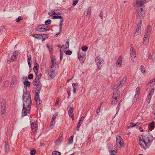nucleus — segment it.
<instances>
[{
  "label": "nucleus",
  "mask_w": 155,
  "mask_h": 155,
  "mask_svg": "<svg viewBox=\"0 0 155 155\" xmlns=\"http://www.w3.org/2000/svg\"><path fill=\"white\" fill-rule=\"evenodd\" d=\"M126 78H123L120 81V83L117 84L116 88H118L122 86L126 82Z\"/></svg>",
  "instance_id": "nucleus-17"
},
{
  "label": "nucleus",
  "mask_w": 155,
  "mask_h": 155,
  "mask_svg": "<svg viewBox=\"0 0 155 155\" xmlns=\"http://www.w3.org/2000/svg\"><path fill=\"white\" fill-rule=\"evenodd\" d=\"M56 61L55 58L54 57H52L51 58V68H53L54 67L56 64Z\"/></svg>",
  "instance_id": "nucleus-21"
},
{
  "label": "nucleus",
  "mask_w": 155,
  "mask_h": 155,
  "mask_svg": "<svg viewBox=\"0 0 155 155\" xmlns=\"http://www.w3.org/2000/svg\"><path fill=\"white\" fill-rule=\"evenodd\" d=\"M42 76V74H39L36 77V78L38 79V80H40V79L41 78V76Z\"/></svg>",
  "instance_id": "nucleus-54"
},
{
  "label": "nucleus",
  "mask_w": 155,
  "mask_h": 155,
  "mask_svg": "<svg viewBox=\"0 0 155 155\" xmlns=\"http://www.w3.org/2000/svg\"><path fill=\"white\" fill-rule=\"evenodd\" d=\"M38 64H36V65L33 68V70L34 72L36 74V76L37 75L38 70Z\"/></svg>",
  "instance_id": "nucleus-26"
},
{
  "label": "nucleus",
  "mask_w": 155,
  "mask_h": 155,
  "mask_svg": "<svg viewBox=\"0 0 155 155\" xmlns=\"http://www.w3.org/2000/svg\"><path fill=\"white\" fill-rule=\"evenodd\" d=\"M110 155H117V151L116 150L112 151L110 153Z\"/></svg>",
  "instance_id": "nucleus-45"
},
{
  "label": "nucleus",
  "mask_w": 155,
  "mask_h": 155,
  "mask_svg": "<svg viewBox=\"0 0 155 155\" xmlns=\"http://www.w3.org/2000/svg\"><path fill=\"white\" fill-rule=\"evenodd\" d=\"M81 48L83 51H86L88 49V47L87 46H83Z\"/></svg>",
  "instance_id": "nucleus-48"
},
{
  "label": "nucleus",
  "mask_w": 155,
  "mask_h": 155,
  "mask_svg": "<svg viewBox=\"0 0 155 155\" xmlns=\"http://www.w3.org/2000/svg\"><path fill=\"white\" fill-rule=\"evenodd\" d=\"M52 13L53 15L57 14L56 13H55V12L54 11H53L51 13L49 12V13L48 14L49 15H52Z\"/></svg>",
  "instance_id": "nucleus-63"
},
{
  "label": "nucleus",
  "mask_w": 155,
  "mask_h": 155,
  "mask_svg": "<svg viewBox=\"0 0 155 155\" xmlns=\"http://www.w3.org/2000/svg\"><path fill=\"white\" fill-rule=\"evenodd\" d=\"M155 84V78H154L151 80L149 82L148 86H150L152 87Z\"/></svg>",
  "instance_id": "nucleus-23"
},
{
  "label": "nucleus",
  "mask_w": 155,
  "mask_h": 155,
  "mask_svg": "<svg viewBox=\"0 0 155 155\" xmlns=\"http://www.w3.org/2000/svg\"><path fill=\"white\" fill-rule=\"evenodd\" d=\"M24 84L25 86L29 87L30 85V83L28 81H25L24 82Z\"/></svg>",
  "instance_id": "nucleus-37"
},
{
  "label": "nucleus",
  "mask_w": 155,
  "mask_h": 155,
  "mask_svg": "<svg viewBox=\"0 0 155 155\" xmlns=\"http://www.w3.org/2000/svg\"><path fill=\"white\" fill-rule=\"evenodd\" d=\"M84 117H82L80 120L79 122L81 124L84 120Z\"/></svg>",
  "instance_id": "nucleus-60"
},
{
  "label": "nucleus",
  "mask_w": 155,
  "mask_h": 155,
  "mask_svg": "<svg viewBox=\"0 0 155 155\" xmlns=\"http://www.w3.org/2000/svg\"><path fill=\"white\" fill-rule=\"evenodd\" d=\"M40 35L38 34L34 35H33V36L36 38H38L39 37Z\"/></svg>",
  "instance_id": "nucleus-61"
},
{
  "label": "nucleus",
  "mask_w": 155,
  "mask_h": 155,
  "mask_svg": "<svg viewBox=\"0 0 155 155\" xmlns=\"http://www.w3.org/2000/svg\"><path fill=\"white\" fill-rule=\"evenodd\" d=\"M36 102V107L37 108L39 107V105L40 104V100H38L37 101H35Z\"/></svg>",
  "instance_id": "nucleus-49"
},
{
  "label": "nucleus",
  "mask_w": 155,
  "mask_h": 155,
  "mask_svg": "<svg viewBox=\"0 0 155 155\" xmlns=\"http://www.w3.org/2000/svg\"><path fill=\"white\" fill-rule=\"evenodd\" d=\"M133 45H130V55L131 59L134 61V59L136 57V53L135 51H134L133 48Z\"/></svg>",
  "instance_id": "nucleus-10"
},
{
  "label": "nucleus",
  "mask_w": 155,
  "mask_h": 155,
  "mask_svg": "<svg viewBox=\"0 0 155 155\" xmlns=\"http://www.w3.org/2000/svg\"><path fill=\"white\" fill-rule=\"evenodd\" d=\"M151 31V26L150 25L148 26L145 30L144 37L143 39V44L145 45H147L148 43Z\"/></svg>",
  "instance_id": "nucleus-3"
},
{
  "label": "nucleus",
  "mask_w": 155,
  "mask_h": 155,
  "mask_svg": "<svg viewBox=\"0 0 155 155\" xmlns=\"http://www.w3.org/2000/svg\"><path fill=\"white\" fill-rule=\"evenodd\" d=\"M5 149H6V151H8L9 149V145L8 144L5 143Z\"/></svg>",
  "instance_id": "nucleus-56"
},
{
  "label": "nucleus",
  "mask_w": 155,
  "mask_h": 155,
  "mask_svg": "<svg viewBox=\"0 0 155 155\" xmlns=\"http://www.w3.org/2000/svg\"><path fill=\"white\" fill-rule=\"evenodd\" d=\"M79 0H74L73 2V5L75 6L78 2Z\"/></svg>",
  "instance_id": "nucleus-55"
},
{
  "label": "nucleus",
  "mask_w": 155,
  "mask_h": 155,
  "mask_svg": "<svg viewBox=\"0 0 155 155\" xmlns=\"http://www.w3.org/2000/svg\"><path fill=\"white\" fill-rule=\"evenodd\" d=\"M23 19V18L22 17L19 16L18 17V18H17L16 20V22H18L20 21Z\"/></svg>",
  "instance_id": "nucleus-52"
},
{
  "label": "nucleus",
  "mask_w": 155,
  "mask_h": 155,
  "mask_svg": "<svg viewBox=\"0 0 155 155\" xmlns=\"http://www.w3.org/2000/svg\"><path fill=\"white\" fill-rule=\"evenodd\" d=\"M51 20L50 19L47 20L45 21V24L46 25H49L51 24Z\"/></svg>",
  "instance_id": "nucleus-47"
},
{
  "label": "nucleus",
  "mask_w": 155,
  "mask_h": 155,
  "mask_svg": "<svg viewBox=\"0 0 155 155\" xmlns=\"http://www.w3.org/2000/svg\"><path fill=\"white\" fill-rule=\"evenodd\" d=\"M120 97L119 92L118 91L114 92L113 94V99L111 102L112 104H116Z\"/></svg>",
  "instance_id": "nucleus-5"
},
{
  "label": "nucleus",
  "mask_w": 155,
  "mask_h": 155,
  "mask_svg": "<svg viewBox=\"0 0 155 155\" xmlns=\"http://www.w3.org/2000/svg\"><path fill=\"white\" fill-rule=\"evenodd\" d=\"M31 128L33 132L36 134L38 129L37 122L36 120H33L31 121Z\"/></svg>",
  "instance_id": "nucleus-4"
},
{
  "label": "nucleus",
  "mask_w": 155,
  "mask_h": 155,
  "mask_svg": "<svg viewBox=\"0 0 155 155\" xmlns=\"http://www.w3.org/2000/svg\"><path fill=\"white\" fill-rule=\"evenodd\" d=\"M23 105L28 106V109H29V106H31L32 101L31 100L30 93L23 94L22 96Z\"/></svg>",
  "instance_id": "nucleus-2"
},
{
  "label": "nucleus",
  "mask_w": 155,
  "mask_h": 155,
  "mask_svg": "<svg viewBox=\"0 0 155 155\" xmlns=\"http://www.w3.org/2000/svg\"><path fill=\"white\" fill-rule=\"evenodd\" d=\"M72 53V52L71 51H70V50L67 51H66V52H65V53L66 54H67V55H71V54Z\"/></svg>",
  "instance_id": "nucleus-53"
},
{
  "label": "nucleus",
  "mask_w": 155,
  "mask_h": 155,
  "mask_svg": "<svg viewBox=\"0 0 155 155\" xmlns=\"http://www.w3.org/2000/svg\"><path fill=\"white\" fill-rule=\"evenodd\" d=\"M140 69H141V72L143 73H144L145 72V69L144 67L143 66L141 65L140 66Z\"/></svg>",
  "instance_id": "nucleus-50"
},
{
  "label": "nucleus",
  "mask_w": 155,
  "mask_h": 155,
  "mask_svg": "<svg viewBox=\"0 0 155 155\" xmlns=\"http://www.w3.org/2000/svg\"><path fill=\"white\" fill-rule=\"evenodd\" d=\"M138 123H137L136 124H134V123H132L128 127V128H129L130 127H132L134 126H137L138 125Z\"/></svg>",
  "instance_id": "nucleus-38"
},
{
  "label": "nucleus",
  "mask_w": 155,
  "mask_h": 155,
  "mask_svg": "<svg viewBox=\"0 0 155 155\" xmlns=\"http://www.w3.org/2000/svg\"><path fill=\"white\" fill-rule=\"evenodd\" d=\"M147 0H136V4L138 6H141L146 3Z\"/></svg>",
  "instance_id": "nucleus-16"
},
{
  "label": "nucleus",
  "mask_w": 155,
  "mask_h": 155,
  "mask_svg": "<svg viewBox=\"0 0 155 155\" xmlns=\"http://www.w3.org/2000/svg\"><path fill=\"white\" fill-rule=\"evenodd\" d=\"M72 84L73 87V93L74 94L75 93L76 89V87L74 86H75L76 85V84L72 83Z\"/></svg>",
  "instance_id": "nucleus-40"
},
{
  "label": "nucleus",
  "mask_w": 155,
  "mask_h": 155,
  "mask_svg": "<svg viewBox=\"0 0 155 155\" xmlns=\"http://www.w3.org/2000/svg\"><path fill=\"white\" fill-rule=\"evenodd\" d=\"M154 122H152V123L150 124L149 125V127L150 128H151V129H153L154 128Z\"/></svg>",
  "instance_id": "nucleus-44"
},
{
  "label": "nucleus",
  "mask_w": 155,
  "mask_h": 155,
  "mask_svg": "<svg viewBox=\"0 0 155 155\" xmlns=\"http://www.w3.org/2000/svg\"><path fill=\"white\" fill-rule=\"evenodd\" d=\"M140 87H138L137 88H136V93L135 94H136V96H138L139 95L140 93Z\"/></svg>",
  "instance_id": "nucleus-32"
},
{
  "label": "nucleus",
  "mask_w": 155,
  "mask_h": 155,
  "mask_svg": "<svg viewBox=\"0 0 155 155\" xmlns=\"http://www.w3.org/2000/svg\"><path fill=\"white\" fill-rule=\"evenodd\" d=\"M52 154L53 155H61V153L57 151H54L52 152Z\"/></svg>",
  "instance_id": "nucleus-39"
},
{
  "label": "nucleus",
  "mask_w": 155,
  "mask_h": 155,
  "mask_svg": "<svg viewBox=\"0 0 155 155\" xmlns=\"http://www.w3.org/2000/svg\"><path fill=\"white\" fill-rule=\"evenodd\" d=\"M36 153V151L35 150H32L31 151L30 154L31 155H34Z\"/></svg>",
  "instance_id": "nucleus-51"
},
{
  "label": "nucleus",
  "mask_w": 155,
  "mask_h": 155,
  "mask_svg": "<svg viewBox=\"0 0 155 155\" xmlns=\"http://www.w3.org/2000/svg\"><path fill=\"white\" fill-rule=\"evenodd\" d=\"M139 138L140 146L145 150L147 147H149L154 139L153 136L149 133L144 136L143 137L142 135L139 136Z\"/></svg>",
  "instance_id": "nucleus-1"
},
{
  "label": "nucleus",
  "mask_w": 155,
  "mask_h": 155,
  "mask_svg": "<svg viewBox=\"0 0 155 155\" xmlns=\"http://www.w3.org/2000/svg\"><path fill=\"white\" fill-rule=\"evenodd\" d=\"M116 142L117 146L118 147L120 148L122 147L124 144L123 141L122 139L120 136H119L116 137Z\"/></svg>",
  "instance_id": "nucleus-8"
},
{
  "label": "nucleus",
  "mask_w": 155,
  "mask_h": 155,
  "mask_svg": "<svg viewBox=\"0 0 155 155\" xmlns=\"http://www.w3.org/2000/svg\"><path fill=\"white\" fill-rule=\"evenodd\" d=\"M6 101L5 100H3L1 102V107H6Z\"/></svg>",
  "instance_id": "nucleus-31"
},
{
  "label": "nucleus",
  "mask_w": 155,
  "mask_h": 155,
  "mask_svg": "<svg viewBox=\"0 0 155 155\" xmlns=\"http://www.w3.org/2000/svg\"><path fill=\"white\" fill-rule=\"evenodd\" d=\"M74 136H71L69 138L68 141L69 144L72 143L73 140Z\"/></svg>",
  "instance_id": "nucleus-33"
},
{
  "label": "nucleus",
  "mask_w": 155,
  "mask_h": 155,
  "mask_svg": "<svg viewBox=\"0 0 155 155\" xmlns=\"http://www.w3.org/2000/svg\"><path fill=\"white\" fill-rule=\"evenodd\" d=\"M37 30L40 32H45L47 31H48V30L42 28L41 25H39L38 26Z\"/></svg>",
  "instance_id": "nucleus-20"
},
{
  "label": "nucleus",
  "mask_w": 155,
  "mask_h": 155,
  "mask_svg": "<svg viewBox=\"0 0 155 155\" xmlns=\"http://www.w3.org/2000/svg\"><path fill=\"white\" fill-rule=\"evenodd\" d=\"M33 75L32 74H30L28 76L29 79H31L33 78Z\"/></svg>",
  "instance_id": "nucleus-58"
},
{
  "label": "nucleus",
  "mask_w": 155,
  "mask_h": 155,
  "mask_svg": "<svg viewBox=\"0 0 155 155\" xmlns=\"http://www.w3.org/2000/svg\"><path fill=\"white\" fill-rule=\"evenodd\" d=\"M95 61L98 68L101 69L102 67L104 60L100 57H97L95 58Z\"/></svg>",
  "instance_id": "nucleus-6"
},
{
  "label": "nucleus",
  "mask_w": 155,
  "mask_h": 155,
  "mask_svg": "<svg viewBox=\"0 0 155 155\" xmlns=\"http://www.w3.org/2000/svg\"><path fill=\"white\" fill-rule=\"evenodd\" d=\"M81 123H79L78 124V125L77 127V130L78 131L79 130V128H80V126L81 125Z\"/></svg>",
  "instance_id": "nucleus-57"
},
{
  "label": "nucleus",
  "mask_w": 155,
  "mask_h": 155,
  "mask_svg": "<svg viewBox=\"0 0 155 155\" xmlns=\"http://www.w3.org/2000/svg\"><path fill=\"white\" fill-rule=\"evenodd\" d=\"M64 48H63L65 50H67L69 48V42L68 41H66V43L65 44Z\"/></svg>",
  "instance_id": "nucleus-28"
},
{
  "label": "nucleus",
  "mask_w": 155,
  "mask_h": 155,
  "mask_svg": "<svg viewBox=\"0 0 155 155\" xmlns=\"http://www.w3.org/2000/svg\"><path fill=\"white\" fill-rule=\"evenodd\" d=\"M37 87L36 88V91H37L38 92H40V91L41 89V84H40L36 86Z\"/></svg>",
  "instance_id": "nucleus-36"
},
{
  "label": "nucleus",
  "mask_w": 155,
  "mask_h": 155,
  "mask_svg": "<svg viewBox=\"0 0 155 155\" xmlns=\"http://www.w3.org/2000/svg\"><path fill=\"white\" fill-rule=\"evenodd\" d=\"M29 109H28V106H24L23 105V109L22 110L21 116L22 117H24V116L27 115V114H29L30 113V110L31 108V106H29Z\"/></svg>",
  "instance_id": "nucleus-7"
},
{
  "label": "nucleus",
  "mask_w": 155,
  "mask_h": 155,
  "mask_svg": "<svg viewBox=\"0 0 155 155\" xmlns=\"http://www.w3.org/2000/svg\"><path fill=\"white\" fill-rule=\"evenodd\" d=\"M40 81L35 78L33 82V84L34 85L37 86L41 84Z\"/></svg>",
  "instance_id": "nucleus-25"
},
{
  "label": "nucleus",
  "mask_w": 155,
  "mask_h": 155,
  "mask_svg": "<svg viewBox=\"0 0 155 155\" xmlns=\"http://www.w3.org/2000/svg\"><path fill=\"white\" fill-rule=\"evenodd\" d=\"M17 80L16 77L13 76L11 82V86L12 87H14L17 84Z\"/></svg>",
  "instance_id": "nucleus-12"
},
{
  "label": "nucleus",
  "mask_w": 155,
  "mask_h": 155,
  "mask_svg": "<svg viewBox=\"0 0 155 155\" xmlns=\"http://www.w3.org/2000/svg\"><path fill=\"white\" fill-rule=\"evenodd\" d=\"M141 22L137 24V28H141Z\"/></svg>",
  "instance_id": "nucleus-62"
},
{
  "label": "nucleus",
  "mask_w": 155,
  "mask_h": 155,
  "mask_svg": "<svg viewBox=\"0 0 155 155\" xmlns=\"http://www.w3.org/2000/svg\"><path fill=\"white\" fill-rule=\"evenodd\" d=\"M141 32V28L137 27L136 31L135 32V34L136 35H139Z\"/></svg>",
  "instance_id": "nucleus-30"
},
{
  "label": "nucleus",
  "mask_w": 155,
  "mask_h": 155,
  "mask_svg": "<svg viewBox=\"0 0 155 155\" xmlns=\"http://www.w3.org/2000/svg\"><path fill=\"white\" fill-rule=\"evenodd\" d=\"M123 57L120 56L118 58L116 63V66L117 68H120L122 63Z\"/></svg>",
  "instance_id": "nucleus-11"
},
{
  "label": "nucleus",
  "mask_w": 155,
  "mask_h": 155,
  "mask_svg": "<svg viewBox=\"0 0 155 155\" xmlns=\"http://www.w3.org/2000/svg\"><path fill=\"white\" fill-rule=\"evenodd\" d=\"M6 110L5 107H1V111L2 114H4L6 112Z\"/></svg>",
  "instance_id": "nucleus-41"
},
{
  "label": "nucleus",
  "mask_w": 155,
  "mask_h": 155,
  "mask_svg": "<svg viewBox=\"0 0 155 155\" xmlns=\"http://www.w3.org/2000/svg\"><path fill=\"white\" fill-rule=\"evenodd\" d=\"M154 90L153 88L151 90L147 97V101L148 102H149L151 99V97L154 94Z\"/></svg>",
  "instance_id": "nucleus-19"
},
{
  "label": "nucleus",
  "mask_w": 155,
  "mask_h": 155,
  "mask_svg": "<svg viewBox=\"0 0 155 155\" xmlns=\"http://www.w3.org/2000/svg\"><path fill=\"white\" fill-rule=\"evenodd\" d=\"M23 94H28L30 93V92L27 91V86H24L23 89Z\"/></svg>",
  "instance_id": "nucleus-35"
},
{
  "label": "nucleus",
  "mask_w": 155,
  "mask_h": 155,
  "mask_svg": "<svg viewBox=\"0 0 155 155\" xmlns=\"http://www.w3.org/2000/svg\"><path fill=\"white\" fill-rule=\"evenodd\" d=\"M62 140V137L60 136L56 140V141L55 142V144L57 145H58L60 144L61 142V141Z\"/></svg>",
  "instance_id": "nucleus-24"
},
{
  "label": "nucleus",
  "mask_w": 155,
  "mask_h": 155,
  "mask_svg": "<svg viewBox=\"0 0 155 155\" xmlns=\"http://www.w3.org/2000/svg\"><path fill=\"white\" fill-rule=\"evenodd\" d=\"M53 19H62V17L60 15H54L52 17Z\"/></svg>",
  "instance_id": "nucleus-34"
},
{
  "label": "nucleus",
  "mask_w": 155,
  "mask_h": 155,
  "mask_svg": "<svg viewBox=\"0 0 155 155\" xmlns=\"http://www.w3.org/2000/svg\"><path fill=\"white\" fill-rule=\"evenodd\" d=\"M47 48H48L49 51H51L53 50V49L52 48V46L51 45H47Z\"/></svg>",
  "instance_id": "nucleus-43"
},
{
  "label": "nucleus",
  "mask_w": 155,
  "mask_h": 155,
  "mask_svg": "<svg viewBox=\"0 0 155 155\" xmlns=\"http://www.w3.org/2000/svg\"><path fill=\"white\" fill-rule=\"evenodd\" d=\"M137 15L140 18H142L144 16V11L143 8H141L140 10H137Z\"/></svg>",
  "instance_id": "nucleus-15"
},
{
  "label": "nucleus",
  "mask_w": 155,
  "mask_h": 155,
  "mask_svg": "<svg viewBox=\"0 0 155 155\" xmlns=\"http://www.w3.org/2000/svg\"><path fill=\"white\" fill-rule=\"evenodd\" d=\"M74 107H70L69 109L68 110V114L69 116L72 118V120H74V114H73Z\"/></svg>",
  "instance_id": "nucleus-14"
},
{
  "label": "nucleus",
  "mask_w": 155,
  "mask_h": 155,
  "mask_svg": "<svg viewBox=\"0 0 155 155\" xmlns=\"http://www.w3.org/2000/svg\"><path fill=\"white\" fill-rule=\"evenodd\" d=\"M58 115L57 113L54 114L53 116L52 120H51V125L50 126V128L52 129L54 127V125L55 123V119Z\"/></svg>",
  "instance_id": "nucleus-13"
},
{
  "label": "nucleus",
  "mask_w": 155,
  "mask_h": 155,
  "mask_svg": "<svg viewBox=\"0 0 155 155\" xmlns=\"http://www.w3.org/2000/svg\"><path fill=\"white\" fill-rule=\"evenodd\" d=\"M18 55V53L17 52H14L11 57V59L12 61H14L17 58Z\"/></svg>",
  "instance_id": "nucleus-22"
},
{
  "label": "nucleus",
  "mask_w": 155,
  "mask_h": 155,
  "mask_svg": "<svg viewBox=\"0 0 155 155\" xmlns=\"http://www.w3.org/2000/svg\"><path fill=\"white\" fill-rule=\"evenodd\" d=\"M101 104H100V106H99L98 108V109H97V110L96 113H98L100 111V110L101 107Z\"/></svg>",
  "instance_id": "nucleus-59"
},
{
  "label": "nucleus",
  "mask_w": 155,
  "mask_h": 155,
  "mask_svg": "<svg viewBox=\"0 0 155 155\" xmlns=\"http://www.w3.org/2000/svg\"><path fill=\"white\" fill-rule=\"evenodd\" d=\"M64 21V20L63 19H62L60 21V23H59V30H60V32H61V29H62V26L63 25V23Z\"/></svg>",
  "instance_id": "nucleus-29"
},
{
  "label": "nucleus",
  "mask_w": 155,
  "mask_h": 155,
  "mask_svg": "<svg viewBox=\"0 0 155 155\" xmlns=\"http://www.w3.org/2000/svg\"><path fill=\"white\" fill-rule=\"evenodd\" d=\"M48 75L51 78H53L55 77V74L54 71L48 70Z\"/></svg>",
  "instance_id": "nucleus-18"
},
{
  "label": "nucleus",
  "mask_w": 155,
  "mask_h": 155,
  "mask_svg": "<svg viewBox=\"0 0 155 155\" xmlns=\"http://www.w3.org/2000/svg\"><path fill=\"white\" fill-rule=\"evenodd\" d=\"M27 61L28 64V65L29 67L31 68V55H30V57H28L27 59Z\"/></svg>",
  "instance_id": "nucleus-27"
},
{
  "label": "nucleus",
  "mask_w": 155,
  "mask_h": 155,
  "mask_svg": "<svg viewBox=\"0 0 155 155\" xmlns=\"http://www.w3.org/2000/svg\"><path fill=\"white\" fill-rule=\"evenodd\" d=\"M138 97L139 95L136 96V94H135V96L133 99V102L134 103H136L137 102V98Z\"/></svg>",
  "instance_id": "nucleus-46"
},
{
  "label": "nucleus",
  "mask_w": 155,
  "mask_h": 155,
  "mask_svg": "<svg viewBox=\"0 0 155 155\" xmlns=\"http://www.w3.org/2000/svg\"><path fill=\"white\" fill-rule=\"evenodd\" d=\"M99 16L102 19H103V13L102 11H101V12L99 15Z\"/></svg>",
  "instance_id": "nucleus-64"
},
{
  "label": "nucleus",
  "mask_w": 155,
  "mask_h": 155,
  "mask_svg": "<svg viewBox=\"0 0 155 155\" xmlns=\"http://www.w3.org/2000/svg\"><path fill=\"white\" fill-rule=\"evenodd\" d=\"M91 8H89L88 10L87 11V16L88 17H90L91 15Z\"/></svg>",
  "instance_id": "nucleus-42"
},
{
  "label": "nucleus",
  "mask_w": 155,
  "mask_h": 155,
  "mask_svg": "<svg viewBox=\"0 0 155 155\" xmlns=\"http://www.w3.org/2000/svg\"><path fill=\"white\" fill-rule=\"evenodd\" d=\"M80 62L81 63H83L86 58V55L84 53H81L80 52L78 53V57Z\"/></svg>",
  "instance_id": "nucleus-9"
}]
</instances>
